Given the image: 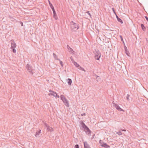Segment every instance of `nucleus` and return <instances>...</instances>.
Returning <instances> with one entry per match:
<instances>
[{
    "mask_svg": "<svg viewBox=\"0 0 148 148\" xmlns=\"http://www.w3.org/2000/svg\"><path fill=\"white\" fill-rule=\"evenodd\" d=\"M40 131H41V130H40L39 131H37L36 132V134L35 135V136H37V135H38L39 134H40Z\"/></svg>",
    "mask_w": 148,
    "mask_h": 148,
    "instance_id": "obj_14",
    "label": "nucleus"
},
{
    "mask_svg": "<svg viewBox=\"0 0 148 148\" xmlns=\"http://www.w3.org/2000/svg\"><path fill=\"white\" fill-rule=\"evenodd\" d=\"M47 130H48V131L50 132H52L53 131V128L51 127H50L49 126L47 127Z\"/></svg>",
    "mask_w": 148,
    "mask_h": 148,
    "instance_id": "obj_12",
    "label": "nucleus"
},
{
    "mask_svg": "<svg viewBox=\"0 0 148 148\" xmlns=\"http://www.w3.org/2000/svg\"><path fill=\"white\" fill-rule=\"evenodd\" d=\"M53 17L54 18H55L56 19H58V17L57 16L56 14V12H55V13H53Z\"/></svg>",
    "mask_w": 148,
    "mask_h": 148,
    "instance_id": "obj_16",
    "label": "nucleus"
},
{
    "mask_svg": "<svg viewBox=\"0 0 148 148\" xmlns=\"http://www.w3.org/2000/svg\"><path fill=\"white\" fill-rule=\"evenodd\" d=\"M70 26L71 29L74 31L77 30L79 28L78 24L73 21L70 23Z\"/></svg>",
    "mask_w": 148,
    "mask_h": 148,
    "instance_id": "obj_1",
    "label": "nucleus"
},
{
    "mask_svg": "<svg viewBox=\"0 0 148 148\" xmlns=\"http://www.w3.org/2000/svg\"><path fill=\"white\" fill-rule=\"evenodd\" d=\"M53 55L54 57L57 60H59V59L58 58H57V56L56 54H55L54 53L53 54Z\"/></svg>",
    "mask_w": 148,
    "mask_h": 148,
    "instance_id": "obj_17",
    "label": "nucleus"
},
{
    "mask_svg": "<svg viewBox=\"0 0 148 148\" xmlns=\"http://www.w3.org/2000/svg\"><path fill=\"white\" fill-rule=\"evenodd\" d=\"M125 53L128 56H129V54H130L125 49Z\"/></svg>",
    "mask_w": 148,
    "mask_h": 148,
    "instance_id": "obj_31",
    "label": "nucleus"
},
{
    "mask_svg": "<svg viewBox=\"0 0 148 148\" xmlns=\"http://www.w3.org/2000/svg\"><path fill=\"white\" fill-rule=\"evenodd\" d=\"M67 49H68V50L69 49V48H71L70 47H69V45H67Z\"/></svg>",
    "mask_w": 148,
    "mask_h": 148,
    "instance_id": "obj_34",
    "label": "nucleus"
},
{
    "mask_svg": "<svg viewBox=\"0 0 148 148\" xmlns=\"http://www.w3.org/2000/svg\"><path fill=\"white\" fill-rule=\"evenodd\" d=\"M51 8L52 9V11H53V13L55 14V12H56V11L55 10H54L53 7H53H52Z\"/></svg>",
    "mask_w": 148,
    "mask_h": 148,
    "instance_id": "obj_25",
    "label": "nucleus"
},
{
    "mask_svg": "<svg viewBox=\"0 0 148 148\" xmlns=\"http://www.w3.org/2000/svg\"><path fill=\"white\" fill-rule=\"evenodd\" d=\"M141 28H142V29L143 31H145L146 28L143 24H141Z\"/></svg>",
    "mask_w": 148,
    "mask_h": 148,
    "instance_id": "obj_15",
    "label": "nucleus"
},
{
    "mask_svg": "<svg viewBox=\"0 0 148 148\" xmlns=\"http://www.w3.org/2000/svg\"><path fill=\"white\" fill-rule=\"evenodd\" d=\"M48 2L49 3V4L50 7L51 8L52 7H53L52 4L51 3L50 1L49 0H48Z\"/></svg>",
    "mask_w": 148,
    "mask_h": 148,
    "instance_id": "obj_23",
    "label": "nucleus"
},
{
    "mask_svg": "<svg viewBox=\"0 0 148 148\" xmlns=\"http://www.w3.org/2000/svg\"><path fill=\"white\" fill-rule=\"evenodd\" d=\"M94 53L95 55V59L97 60H99L101 56L100 52L98 50H95V51L94 52Z\"/></svg>",
    "mask_w": 148,
    "mask_h": 148,
    "instance_id": "obj_4",
    "label": "nucleus"
},
{
    "mask_svg": "<svg viewBox=\"0 0 148 148\" xmlns=\"http://www.w3.org/2000/svg\"><path fill=\"white\" fill-rule=\"evenodd\" d=\"M121 130L123 131H126V130Z\"/></svg>",
    "mask_w": 148,
    "mask_h": 148,
    "instance_id": "obj_39",
    "label": "nucleus"
},
{
    "mask_svg": "<svg viewBox=\"0 0 148 148\" xmlns=\"http://www.w3.org/2000/svg\"><path fill=\"white\" fill-rule=\"evenodd\" d=\"M116 134H118L119 135H121L122 134V133L120 131H119L118 132H117Z\"/></svg>",
    "mask_w": 148,
    "mask_h": 148,
    "instance_id": "obj_20",
    "label": "nucleus"
},
{
    "mask_svg": "<svg viewBox=\"0 0 148 148\" xmlns=\"http://www.w3.org/2000/svg\"><path fill=\"white\" fill-rule=\"evenodd\" d=\"M60 98L64 103V105L67 107H69V101L65 97V96L63 95H61L60 96Z\"/></svg>",
    "mask_w": 148,
    "mask_h": 148,
    "instance_id": "obj_2",
    "label": "nucleus"
},
{
    "mask_svg": "<svg viewBox=\"0 0 148 148\" xmlns=\"http://www.w3.org/2000/svg\"><path fill=\"white\" fill-rule=\"evenodd\" d=\"M120 38H121V41H123L124 42V41H123V38H122V36H120Z\"/></svg>",
    "mask_w": 148,
    "mask_h": 148,
    "instance_id": "obj_32",
    "label": "nucleus"
},
{
    "mask_svg": "<svg viewBox=\"0 0 148 148\" xmlns=\"http://www.w3.org/2000/svg\"><path fill=\"white\" fill-rule=\"evenodd\" d=\"M115 14L116 15V18H117V19H118V18H119L118 16L116 14Z\"/></svg>",
    "mask_w": 148,
    "mask_h": 148,
    "instance_id": "obj_40",
    "label": "nucleus"
},
{
    "mask_svg": "<svg viewBox=\"0 0 148 148\" xmlns=\"http://www.w3.org/2000/svg\"><path fill=\"white\" fill-rule=\"evenodd\" d=\"M44 125L47 127L49 126L46 123H44Z\"/></svg>",
    "mask_w": 148,
    "mask_h": 148,
    "instance_id": "obj_29",
    "label": "nucleus"
},
{
    "mask_svg": "<svg viewBox=\"0 0 148 148\" xmlns=\"http://www.w3.org/2000/svg\"><path fill=\"white\" fill-rule=\"evenodd\" d=\"M49 91L50 92L48 94L49 95L53 96L56 97H58V98L60 97L57 94L56 92H55L53 91H52L51 90H49Z\"/></svg>",
    "mask_w": 148,
    "mask_h": 148,
    "instance_id": "obj_5",
    "label": "nucleus"
},
{
    "mask_svg": "<svg viewBox=\"0 0 148 148\" xmlns=\"http://www.w3.org/2000/svg\"><path fill=\"white\" fill-rule=\"evenodd\" d=\"M81 115L82 116H84V115H85V113L82 114Z\"/></svg>",
    "mask_w": 148,
    "mask_h": 148,
    "instance_id": "obj_37",
    "label": "nucleus"
},
{
    "mask_svg": "<svg viewBox=\"0 0 148 148\" xmlns=\"http://www.w3.org/2000/svg\"><path fill=\"white\" fill-rule=\"evenodd\" d=\"M67 80L68 81V84L69 85H71L72 82L71 79L69 78Z\"/></svg>",
    "mask_w": 148,
    "mask_h": 148,
    "instance_id": "obj_10",
    "label": "nucleus"
},
{
    "mask_svg": "<svg viewBox=\"0 0 148 148\" xmlns=\"http://www.w3.org/2000/svg\"><path fill=\"white\" fill-rule=\"evenodd\" d=\"M69 51L71 53H74V51L72 48H69Z\"/></svg>",
    "mask_w": 148,
    "mask_h": 148,
    "instance_id": "obj_13",
    "label": "nucleus"
},
{
    "mask_svg": "<svg viewBox=\"0 0 148 148\" xmlns=\"http://www.w3.org/2000/svg\"><path fill=\"white\" fill-rule=\"evenodd\" d=\"M129 97L130 95L128 94H127L126 97V99L128 101H129L130 100L129 99Z\"/></svg>",
    "mask_w": 148,
    "mask_h": 148,
    "instance_id": "obj_26",
    "label": "nucleus"
},
{
    "mask_svg": "<svg viewBox=\"0 0 148 148\" xmlns=\"http://www.w3.org/2000/svg\"><path fill=\"white\" fill-rule=\"evenodd\" d=\"M112 10H113V12H114V14H116V13H115V12L114 9V8H112Z\"/></svg>",
    "mask_w": 148,
    "mask_h": 148,
    "instance_id": "obj_35",
    "label": "nucleus"
},
{
    "mask_svg": "<svg viewBox=\"0 0 148 148\" xmlns=\"http://www.w3.org/2000/svg\"><path fill=\"white\" fill-rule=\"evenodd\" d=\"M82 67H81L79 65V66H78V67H77V68L79 69H80V70H81V68H82Z\"/></svg>",
    "mask_w": 148,
    "mask_h": 148,
    "instance_id": "obj_33",
    "label": "nucleus"
},
{
    "mask_svg": "<svg viewBox=\"0 0 148 148\" xmlns=\"http://www.w3.org/2000/svg\"><path fill=\"white\" fill-rule=\"evenodd\" d=\"M13 52L14 53H15L16 52V50L15 49V48H11Z\"/></svg>",
    "mask_w": 148,
    "mask_h": 148,
    "instance_id": "obj_22",
    "label": "nucleus"
},
{
    "mask_svg": "<svg viewBox=\"0 0 148 148\" xmlns=\"http://www.w3.org/2000/svg\"><path fill=\"white\" fill-rule=\"evenodd\" d=\"M83 127L85 128V132L88 134H90V131L89 129V128L85 125L83 123Z\"/></svg>",
    "mask_w": 148,
    "mask_h": 148,
    "instance_id": "obj_7",
    "label": "nucleus"
},
{
    "mask_svg": "<svg viewBox=\"0 0 148 148\" xmlns=\"http://www.w3.org/2000/svg\"><path fill=\"white\" fill-rule=\"evenodd\" d=\"M81 70H82L83 71H84L85 72L86 71L85 70L84 68H81Z\"/></svg>",
    "mask_w": 148,
    "mask_h": 148,
    "instance_id": "obj_36",
    "label": "nucleus"
},
{
    "mask_svg": "<svg viewBox=\"0 0 148 148\" xmlns=\"http://www.w3.org/2000/svg\"><path fill=\"white\" fill-rule=\"evenodd\" d=\"M86 13H87L89 15L90 17H91V14H90V13H89V11L87 12H86Z\"/></svg>",
    "mask_w": 148,
    "mask_h": 148,
    "instance_id": "obj_28",
    "label": "nucleus"
},
{
    "mask_svg": "<svg viewBox=\"0 0 148 148\" xmlns=\"http://www.w3.org/2000/svg\"><path fill=\"white\" fill-rule=\"evenodd\" d=\"M117 20L119 22L121 23H123L122 21L120 18H118Z\"/></svg>",
    "mask_w": 148,
    "mask_h": 148,
    "instance_id": "obj_21",
    "label": "nucleus"
},
{
    "mask_svg": "<svg viewBox=\"0 0 148 148\" xmlns=\"http://www.w3.org/2000/svg\"><path fill=\"white\" fill-rule=\"evenodd\" d=\"M73 63L76 67H78V66L79 65L76 62H75Z\"/></svg>",
    "mask_w": 148,
    "mask_h": 148,
    "instance_id": "obj_18",
    "label": "nucleus"
},
{
    "mask_svg": "<svg viewBox=\"0 0 148 148\" xmlns=\"http://www.w3.org/2000/svg\"><path fill=\"white\" fill-rule=\"evenodd\" d=\"M99 143L100 144L101 146H102V145H103V143H104L103 142V141L102 140H100L99 141Z\"/></svg>",
    "mask_w": 148,
    "mask_h": 148,
    "instance_id": "obj_24",
    "label": "nucleus"
},
{
    "mask_svg": "<svg viewBox=\"0 0 148 148\" xmlns=\"http://www.w3.org/2000/svg\"><path fill=\"white\" fill-rule=\"evenodd\" d=\"M70 59H71L72 62L73 63L75 61L74 60L72 57L71 56L70 57Z\"/></svg>",
    "mask_w": 148,
    "mask_h": 148,
    "instance_id": "obj_27",
    "label": "nucleus"
},
{
    "mask_svg": "<svg viewBox=\"0 0 148 148\" xmlns=\"http://www.w3.org/2000/svg\"><path fill=\"white\" fill-rule=\"evenodd\" d=\"M101 146L102 147H105L106 148H108L110 147L106 143H104L103 145H102Z\"/></svg>",
    "mask_w": 148,
    "mask_h": 148,
    "instance_id": "obj_11",
    "label": "nucleus"
},
{
    "mask_svg": "<svg viewBox=\"0 0 148 148\" xmlns=\"http://www.w3.org/2000/svg\"><path fill=\"white\" fill-rule=\"evenodd\" d=\"M20 22L21 23V26H23V23L22 22Z\"/></svg>",
    "mask_w": 148,
    "mask_h": 148,
    "instance_id": "obj_38",
    "label": "nucleus"
},
{
    "mask_svg": "<svg viewBox=\"0 0 148 148\" xmlns=\"http://www.w3.org/2000/svg\"><path fill=\"white\" fill-rule=\"evenodd\" d=\"M26 68L27 69V70L31 74L33 75L34 73V70L33 69V68L29 64H27L26 66Z\"/></svg>",
    "mask_w": 148,
    "mask_h": 148,
    "instance_id": "obj_3",
    "label": "nucleus"
},
{
    "mask_svg": "<svg viewBox=\"0 0 148 148\" xmlns=\"http://www.w3.org/2000/svg\"><path fill=\"white\" fill-rule=\"evenodd\" d=\"M58 60L60 61V64H61V66H62V67H63V62L60 59H59V60Z\"/></svg>",
    "mask_w": 148,
    "mask_h": 148,
    "instance_id": "obj_19",
    "label": "nucleus"
},
{
    "mask_svg": "<svg viewBox=\"0 0 148 148\" xmlns=\"http://www.w3.org/2000/svg\"><path fill=\"white\" fill-rule=\"evenodd\" d=\"M11 48H15L16 47V45L14 41V40H11Z\"/></svg>",
    "mask_w": 148,
    "mask_h": 148,
    "instance_id": "obj_8",
    "label": "nucleus"
},
{
    "mask_svg": "<svg viewBox=\"0 0 148 148\" xmlns=\"http://www.w3.org/2000/svg\"><path fill=\"white\" fill-rule=\"evenodd\" d=\"M112 103L113 104V106H114L119 111H123V112H124V111L122 108H121L118 105L115 104L114 103V101L112 102Z\"/></svg>",
    "mask_w": 148,
    "mask_h": 148,
    "instance_id": "obj_6",
    "label": "nucleus"
},
{
    "mask_svg": "<svg viewBox=\"0 0 148 148\" xmlns=\"http://www.w3.org/2000/svg\"><path fill=\"white\" fill-rule=\"evenodd\" d=\"M75 148H79V145L77 144L75 145Z\"/></svg>",
    "mask_w": 148,
    "mask_h": 148,
    "instance_id": "obj_30",
    "label": "nucleus"
},
{
    "mask_svg": "<svg viewBox=\"0 0 148 148\" xmlns=\"http://www.w3.org/2000/svg\"><path fill=\"white\" fill-rule=\"evenodd\" d=\"M84 148H90L89 145L86 142H84Z\"/></svg>",
    "mask_w": 148,
    "mask_h": 148,
    "instance_id": "obj_9",
    "label": "nucleus"
}]
</instances>
